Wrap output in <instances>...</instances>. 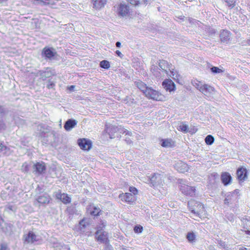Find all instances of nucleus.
Masks as SVG:
<instances>
[{"instance_id":"1","label":"nucleus","mask_w":250,"mask_h":250,"mask_svg":"<svg viewBox=\"0 0 250 250\" xmlns=\"http://www.w3.org/2000/svg\"><path fill=\"white\" fill-rule=\"evenodd\" d=\"M193 204L191 202L188 203V208L191 212L201 219L207 218L208 214L204 205L198 202H194Z\"/></svg>"},{"instance_id":"2","label":"nucleus","mask_w":250,"mask_h":250,"mask_svg":"<svg viewBox=\"0 0 250 250\" xmlns=\"http://www.w3.org/2000/svg\"><path fill=\"white\" fill-rule=\"evenodd\" d=\"M147 99L156 101H165L166 97L160 91L156 90L151 87H149L147 90L145 92L144 95Z\"/></svg>"},{"instance_id":"3","label":"nucleus","mask_w":250,"mask_h":250,"mask_svg":"<svg viewBox=\"0 0 250 250\" xmlns=\"http://www.w3.org/2000/svg\"><path fill=\"white\" fill-rule=\"evenodd\" d=\"M119 197L123 202L129 205H133L137 201V197L129 192L122 193Z\"/></svg>"},{"instance_id":"4","label":"nucleus","mask_w":250,"mask_h":250,"mask_svg":"<svg viewBox=\"0 0 250 250\" xmlns=\"http://www.w3.org/2000/svg\"><path fill=\"white\" fill-rule=\"evenodd\" d=\"M55 197L56 199L62 202L63 204L67 205L71 202V198L66 193H62L61 190L55 192Z\"/></svg>"},{"instance_id":"5","label":"nucleus","mask_w":250,"mask_h":250,"mask_svg":"<svg viewBox=\"0 0 250 250\" xmlns=\"http://www.w3.org/2000/svg\"><path fill=\"white\" fill-rule=\"evenodd\" d=\"M180 190L186 196L193 197L196 195V188L194 187L189 186L184 184L181 185Z\"/></svg>"},{"instance_id":"6","label":"nucleus","mask_w":250,"mask_h":250,"mask_svg":"<svg viewBox=\"0 0 250 250\" xmlns=\"http://www.w3.org/2000/svg\"><path fill=\"white\" fill-rule=\"evenodd\" d=\"M39 240L37 235L33 231H29L23 236V241L24 244H34Z\"/></svg>"},{"instance_id":"7","label":"nucleus","mask_w":250,"mask_h":250,"mask_svg":"<svg viewBox=\"0 0 250 250\" xmlns=\"http://www.w3.org/2000/svg\"><path fill=\"white\" fill-rule=\"evenodd\" d=\"M117 14L120 17H124L129 16V7L125 3H120L117 7Z\"/></svg>"},{"instance_id":"8","label":"nucleus","mask_w":250,"mask_h":250,"mask_svg":"<svg viewBox=\"0 0 250 250\" xmlns=\"http://www.w3.org/2000/svg\"><path fill=\"white\" fill-rule=\"evenodd\" d=\"M77 143L80 148L84 151H89L92 147V143L91 141L86 138H80L77 141Z\"/></svg>"},{"instance_id":"9","label":"nucleus","mask_w":250,"mask_h":250,"mask_svg":"<svg viewBox=\"0 0 250 250\" xmlns=\"http://www.w3.org/2000/svg\"><path fill=\"white\" fill-rule=\"evenodd\" d=\"M51 196L46 192H41L36 198V201L40 205H46L50 203Z\"/></svg>"},{"instance_id":"10","label":"nucleus","mask_w":250,"mask_h":250,"mask_svg":"<svg viewBox=\"0 0 250 250\" xmlns=\"http://www.w3.org/2000/svg\"><path fill=\"white\" fill-rule=\"evenodd\" d=\"M162 86L165 90L170 93L176 90V87L174 83L170 79H166L162 82Z\"/></svg>"},{"instance_id":"11","label":"nucleus","mask_w":250,"mask_h":250,"mask_svg":"<svg viewBox=\"0 0 250 250\" xmlns=\"http://www.w3.org/2000/svg\"><path fill=\"white\" fill-rule=\"evenodd\" d=\"M42 54L46 58L51 60L57 56V52L53 47H45L42 51Z\"/></svg>"},{"instance_id":"12","label":"nucleus","mask_w":250,"mask_h":250,"mask_svg":"<svg viewBox=\"0 0 250 250\" xmlns=\"http://www.w3.org/2000/svg\"><path fill=\"white\" fill-rule=\"evenodd\" d=\"M33 167L35 173L39 175L44 173L46 170V164L42 161L36 162Z\"/></svg>"},{"instance_id":"13","label":"nucleus","mask_w":250,"mask_h":250,"mask_svg":"<svg viewBox=\"0 0 250 250\" xmlns=\"http://www.w3.org/2000/svg\"><path fill=\"white\" fill-rule=\"evenodd\" d=\"M237 179L239 181H244L248 177V170L243 167H239L236 171Z\"/></svg>"},{"instance_id":"14","label":"nucleus","mask_w":250,"mask_h":250,"mask_svg":"<svg viewBox=\"0 0 250 250\" xmlns=\"http://www.w3.org/2000/svg\"><path fill=\"white\" fill-rule=\"evenodd\" d=\"M96 239L97 241L107 243L109 242V240L107 237V234L105 233L104 231H101V230H98L96 233Z\"/></svg>"},{"instance_id":"15","label":"nucleus","mask_w":250,"mask_h":250,"mask_svg":"<svg viewBox=\"0 0 250 250\" xmlns=\"http://www.w3.org/2000/svg\"><path fill=\"white\" fill-rule=\"evenodd\" d=\"M151 186L155 187L156 186L162 183V179L160 174L154 173L149 178Z\"/></svg>"},{"instance_id":"16","label":"nucleus","mask_w":250,"mask_h":250,"mask_svg":"<svg viewBox=\"0 0 250 250\" xmlns=\"http://www.w3.org/2000/svg\"><path fill=\"white\" fill-rule=\"evenodd\" d=\"M221 180L222 183L225 186L231 183L232 177L228 172H223L221 174Z\"/></svg>"},{"instance_id":"17","label":"nucleus","mask_w":250,"mask_h":250,"mask_svg":"<svg viewBox=\"0 0 250 250\" xmlns=\"http://www.w3.org/2000/svg\"><path fill=\"white\" fill-rule=\"evenodd\" d=\"M231 33L226 30H223L221 31L220 34V39L222 42H226L228 43L230 39L231 36Z\"/></svg>"},{"instance_id":"18","label":"nucleus","mask_w":250,"mask_h":250,"mask_svg":"<svg viewBox=\"0 0 250 250\" xmlns=\"http://www.w3.org/2000/svg\"><path fill=\"white\" fill-rule=\"evenodd\" d=\"M160 142L161 145L163 147H173L175 146V142L171 138L162 139Z\"/></svg>"},{"instance_id":"19","label":"nucleus","mask_w":250,"mask_h":250,"mask_svg":"<svg viewBox=\"0 0 250 250\" xmlns=\"http://www.w3.org/2000/svg\"><path fill=\"white\" fill-rule=\"evenodd\" d=\"M107 0H91L93 8L96 9H100L106 4Z\"/></svg>"},{"instance_id":"20","label":"nucleus","mask_w":250,"mask_h":250,"mask_svg":"<svg viewBox=\"0 0 250 250\" xmlns=\"http://www.w3.org/2000/svg\"><path fill=\"white\" fill-rule=\"evenodd\" d=\"M126 1L133 6H146L147 4L146 0H126Z\"/></svg>"},{"instance_id":"21","label":"nucleus","mask_w":250,"mask_h":250,"mask_svg":"<svg viewBox=\"0 0 250 250\" xmlns=\"http://www.w3.org/2000/svg\"><path fill=\"white\" fill-rule=\"evenodd\" d=\"M88 209H91L89 213L90 215L94 217L99 216L102 213V210L100 208L92 205L89 206Z\"/></svg>"},{"instance_id":"22","label":"nucleus","mask_w":250,"mask_h":250,"mask_svg":"<svg viewBox=\"0 0 250 250\" xmlns=\"http://www.w3.org/2000/svg\"><path fill=\"white\" fill-rule=\"evenodd\" d=\"M135 84L144 95L145 92L147 90V89L149 88V87H148L145 83L140 80L135 82Z\"/></svg>"},{"instance_id":"23","label":"nucleus","mask_w":250,"mask_h":250,"mask_svg":"<svg viewBox=\"0 0 250 250\" xmlns=\"http://www.w3.org/2000/svg\"><path fill=\"white\" fill-rule=\"evenodd\" d=\"M77 124L75 120L69 119L65 123L64 128L66 130H70L73 128Z\"/></svg>"},{"instance_id":"24","label":"nucleus","mask_w":250,"mask_h":250,"mask_svg":"<svg viewBox=\"0 0 250 250\" xmlns=\"http://www.w3.org/2000/svg\"><path fill=\"white\" fill-rule=\"evenodd\" d=\"M159 65L162 70L167 73V70H170L171 64L165 60H161L160 61Z\"/></svg>"},{"instance_id":"25","label":"nucleus","mask_w":250,"mask_h":250,"mask_svg":"<svg viewBox=\"0 0 250 250\" xmlns=\"http://www.w3.org/2000/svg\"><path fill=\"white\" fill-rule=\"evenodd\" d=\"M200 88V92L204 94L211 93L214 91V88L207 84H204Z\"/></svg>"},{"instance_id":"26","label":"nucleus","mask_w":250,"mask_h":250,"mask_svg":"<svg viewBox=\"0 0 250 250\" xmlns=\"http://www.w3.org/2000/svg\"><path fill=\"white\" fill-rule=\"evenodd\" d=\"M9 150V147L4 145V142L0 141V153L6 155Z\"/></svg>"},{"instance_id":"27","label":"nucleus","mask_w":250,"mask_h":250,"mask_svg":"<svg viewBox=\"0 0 250 250\" xmlns=\"http://www.w3.org/2000/svg\"><path fill=\"white\" fill-rule=\"evenodd\" d=\"M170 76L172 77L174 80H175L176 82H178L180 75L178 74V72L174 69H172L171 70L170 69Z\"/></svg>"},{"instance_id":"28","label":"nucleus","mask_w":250,"mask_h":250,"mask_svg":"<svg viewBox=\"0 0 250 250\" xmlns=\"http://www.w3.org/2000/svg\"><path fill=\"white\" fill-rule=\"evenodd\" d=\"M237 0H224V1L226 3L227 6L231 9L236 6Z\"/></svg>"},{"instance_id":"29","label":"nucleus","mask_w":250,"mask_h":250,"mask_svg":"<svg viewBox=\"0 0 250 250\" xmlns=\"http://www.w3.org/2000/svg\"><path fill=\"white\" fill-rule=\"evenodd\" d=\"M205 141L207 145H211L214 141V138L212 135H208L205 138Z\"/></svg>"},{"instance_id":"30","label":"nucleus","mask_w":250,"mask_h":250,"mask_svg":"<svg viewBox=\"0 0 250 250\" xmlns=\"http://www.w3.org/2000/svg\"><path fill=\"white\" fill-rule=\"evenodd\" d=\"M100 65L101 67L106 69H108L110 66L109 62L106 60H103L101 61L100 62Z\"/></svg>"},{"instance_id":"31","label":"nucleus","mask_w":250,"mask_h":250,"mask_svg":"<svg viewBox=\"0 0 250 250\" xmlns=\"http://www.w3.org/2000/svg\"><path fill=\"white\" fill-rule=\"evenodd\" d=\"M178 130L181 131L184 133H187L188 132V126L187 125L184 124L183 123H182L179 126V128H178Z\"/></svg>"},{"instance_id":"32","label":"nucleus","mask_w":250,"mask_h":250,"mask_svg":"<svg viewBox=\"0 0 250 250\" xmlns=\"http://www.w3.org/2000/svg\"><path fill=\"white\" fill-rule=\"evenodd\" d=\"M187 239L190 242H192L195 240V235L193 232H189L187 235Z\"/></svg>"},{"instance_id":"33","label":"nucleus","mask_w":250,"mask_h":250,"mask_svg":"<svg viewBox=\"0 0 250 250\" xmlns=\"http://www.w3.org/2000/svg\"><path fill=\"white\" fill-rule=\"evenodd\" d=\"M40 1L45 5L55 4V2L53 0H40Z\"/></svg>"},{"instance_id":"34","label":"nucleus","mask_w":250,"mask_h":250,"mask_svg":"<svg viewBox=\"0 0 250 250\" xmlns=\"http://www.w3.org/2000/svg\"><path fill=\"white\" fill-rule=\"evenodd\" d=\"M29 170V166L27 163H24L21 166V170L24 173H27Z\"/></svg>"},{"instance_id":"35","label":"nucleus","mask_w":250,"mask_h":250,"mask_svg":"<svg viewBox=\"0 0 250 250\" xmlns=\"http://www.w3.org/2000/svg\"><path fill=\"white\" fill-rule=\"evenodd\" d=\"M129 191L135 196L138 194V190L135 187L133 186L129 187Z\"/></svg>"},{"instance_id":"36","label":"nucleus","mask_w":250,"mask_h":250,"mask_svg":"<svg viewBox=\"0 0 250 250\" xmlns=\"http://www.w3.org/2000/svg\"><path fill=\"white\" fill-rule=\"evenodd\" d=\"M210 69L211 72L213 73H220L223 72V70L216 66H213Z\"/></svg>"},{"instance_id":"37","label":"nucleus","mask_w":250,"mask_h":250,"mask_svg":"<svg viewBox=\"0 0 250 250\" xmlns=\"http://www.w3.org/2000/svg\"><path fill=\"white\" fill-rule=\"evenodd\" d=\"M143 230V228L141 225L135 226L134 228V231L136 233H141Z\"/></svg>"},{"instance_id":"38","label":"nucleus","mask_w":250,"mask_h":250,"mask_svg":"<svg viewBox=\"0 0 250 250\" xmlns=\"http://www.w3.org/2000/svg\"><path fill=\"white\" fill-rule=\"evenodd\" d=\"M232 196L228 195L224 200V203L226 205H229V203L232 200Z\"/></svg>"},{"instance_id":"39","label":"nucleus","mask_w":250,"mask_h":250,"mask_svg":"<svg viewBox=\"0 0 250 250\" xmlns=\"http://www.w3.org/2000/svg\"><path fill=\"white\" fill-rule=\"evenodd\" d=\"M194 83V86L200 91V87H202L203 85L201 82L197 81Z\"/></svg>"},{"instance_id":"40","label":"nucleus","mask_w":250,"mask_h":250,"mask_svg":"<svg viewBox=\"0 0 250 250\" xmlns=\"http://www.w3.org/2000/svg\"><path fill=\"white\" fill-rule=\"evenodd\" d=\"M79 224L81 226H83V228H85L86 226V222H85V219L83 218L79 223Z\"/></svg>"},{"instance_id":"41","label":"nucleus","mask_w":250,"mask_h":250,"mask_svg":"<svg viewBox=\"0 0 250 250\" xmlns=\"http://www.w3.org/2000/svg\"><path fill=\"white\" fill-rule=\"evenodd\" d=\"M8 247L6 244H2L0 245V250H8Z\"/></svg>"},{"instance_id":"42","label":"nucleus","mask_w":250,"mask_h":250,"mask_svg":"<svg viewBox=\"0 0 250 250\" xmlns=\"http://www.w3.org/2000/svg\"><path fill=\"white\" fill-rule=\"evenodd\" d=\"M123 134H125V135H128V136H132V132H130V131H128L127 130H124V132H123Z\"/></svg>"},{"instance_id":"43","label":"nucleus","mask_w":250,"mask_h":250,"mask_svg":"<svg viewBox=\"0 0 250 250\" xmlns=\"http://www.w3.org/2000/svg\"><path fill=\"white\" fill-rule=\"evenodd\" d=\"M54 86H55V84L51 82L49 84H48L47 85V87L48 88L50 89L51 88L53 87Z\"/></svg>"},{"instance_id":"44","label":"nucleus","mask_w":250,"mask_h":250,"mask_svg":"<svg viewBox=\"0 0 250 250\" xmlns=\"http://www.w3.org/2000/svg\"><path fill=\"white\" fill-rule=\"evenodd\" d=\"M116 54L120 58H122L123 55L119 50H116L115 52Z\"/></svg>"},{"instance_id":"45","label":"nucleus","mask_w":250,"mask_h":250,"mask_svg":"<svg viewBox=\"0 0 250 250\" xmlns=\"http://www.w3.org/2000/svg\"><path fill=\"white\" fill-rule=\"evenodd\" d=\"M116 45L117 47H121V43L120 42H117L116 43Z\"/></svg>"},{"instance_id":"46","label":"nucleus","mask_w":250,"mask_h":250,"mask_svg":"<svg viewBox=\"0 0 250 250\" xmlns=\"http://www.w3.org/2000/svg\"><path fill=\"white\" fill-rule=\"evenodd\" d=\"M245 232L246 233V234H248V235H250V230L248 229L247 230H245Z\"/></svg>"},{"instance_id":"47","label":"nucleus","mask_w":250,"mask_h":250,"mask_svg":"<svg viewBox=\"0 0 250 250\" xmlns=\"http://www.w3.org/2000/svg\"><path fill=\"white\" fill-rule=\"evenodd\" d=\"M74 85H71L69 87V89L71 90H73L74 88Z\"/></svg>"},{"instance_id":"48","label":"nucleus","mask_w":250,"mask_h":250,"mask_svg":"<svg viewBox=\"0 0 250 250\" xmlns=\"http://www.w3.org/2000/svg\"><path fill=\"white\" fill-rule=\"evenodd\" d=\"M239 250H247V249L246 248L242 247V248H240L239 249Z\"/></svg>"},{"instance_id":"49","label":"nucleus","mask_w":250,"mask_h":250,"mask_svg":"<svg viewBox=\"0 0 250 250\" xmlns=\"http://www.w3.org/2000/svg\"><path fill=\"white\" fill-rule=\"evenodd\" d=\"M247 42L248 45H250V39L247 40Z\"/></svg>"},{"instance_id":"50","label":"nucleus","mask_w":250,"mask_h":250,"mask_svg":"<svg viewBox=\"0 0 250 250\" xmlns=\"http://www.w3.org/2000/svg\"><path fill=\"white\" fill-rule=\"evenodd\" d=\"M125 141L127 142V143L128 144H130L132 143V142L130 140L127 141L126 140H125Z\"/></svg>"},{"instance_id":"51","label":"nucleus","mask_w":250,"mask_h":250,"mask_svg":"<svg viewBox=\"0 0 250 250\" xmlns=\"http://www.w3.org/2000/svg\"><path fill=\"white\" fill-rule=\"evenodd\" d=\"M46 70H48V69H49L50 70H51V68H49V67H47V68H46ZM50 72L51 73V71H50Z\"/></svg>"},{"instance_id":"52","label":"nucleus","mask_w":250,"mask_h":250,"mask_svg":"<svg viewBox=\"0 0 250 250\" xmlns=\"http://www.w3.org/2000/svg\"><path fill=\"white\" fill-rule=\"evenodd\" d=\"M7 0H0V1H7Z\"/></svg>"},{"instance_id":"53","label":"nucleus","mask_w":250,"mask_h":250,"mask_svg":"<svg viewBox=\"0 0 250 250\" xmlns=\"http://www.w3.org/2000/svg\"><path fill=\"white\" fill-rule=\"evenodd\" d=\"M197 129H195V131H194V132H196V131H197Z\"/></svg>"}]
</instances>
